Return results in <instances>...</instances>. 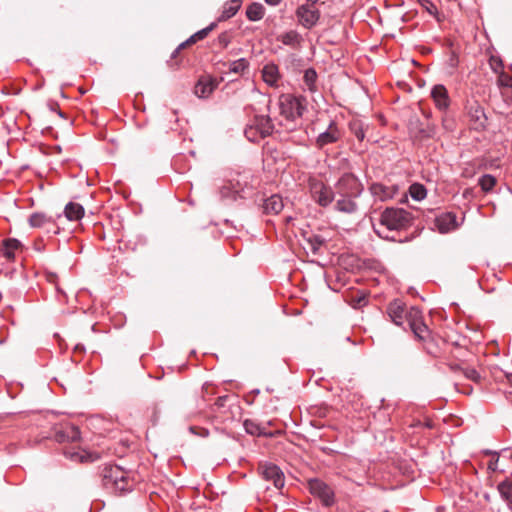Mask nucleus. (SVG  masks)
Masks as SVG:
<instances>
[{"mask_svg": "<svg viewBox=\"0 0 512 512\" xmlns=\"http://www.w3.org/2000/svg\"><path fill=\"white\" fill-rule=\"evenodd\" d=\"M451 369L455 371H460L467 379H470L474 382H478L481 378L478 371L472 367H461L459 365H452Z\"/></svg>", "mask_w": 512, "mask_h": 512, "instance_id": "7c9ffc66", "label": "nucleus"}, {"mask_svg": "<svg viewBox=\"0 0 512 512\" xmlns=\"http://www.w3.org/2000/svg\"><path fill=\"white\" fill-rule=\"evenodd\" d=\"M442 122H443V126L445 127V129H447V130L452 129V123L446 116L442 118Z\"/></svg>", "mask_w": 512, "mask_h": 512, "instance_id": "79ce46f5", "label": "nucleus"}, {"mask_svg": "<svg viewBox=\"0 0 512 512\" xmlns=\"http://www.w3.org/2000/svg\"><path fill=\"white\" fill-rule=\"evenodd\" d=\"M274 125L269 116L256 115L250 124L247 125L244 133L251 142H257L261 138H265L272 134Z\"/></svg>", "mask_w": 512, "mask_h": 512, "instance_id": "f03ea898", "label": "nucleus"}, {"mask_svg": "<svg viewBox=\"0 0 512 512\" xmlns=\"http://www.w3.org/2000/svg\"><path fill=\"white\" fill-rule=\"evenodd\" d=\"M202 435L203 436L208 435V431L207 430H203V434Z\"/></svg>", "mask_w": 512, "mask_h": 512, "instance_id": "de8ad7c7", "label": "nucleus"}, {"mask_svg": "<svg viewBox=\"0 0 512 512\" xmlns=\"http://www.w3.org/2000/svg\"><path fill=\"white\" fill-rule=\"evenodd\" d=\"M388 315L396 325H402L404 320L407 321V310L405 305L399 301L394 300L387 307Z\"/></svg>", "mask_w": 512, "mask_h": 512, "instance_id": "4468645a", "label": "nucleus"}, {"mask_svg": "<svg viewBox=\"0 0 512 512\" xmlns=\"http://www.w3.org/2000/svg\"><path fill=\"white\" fill-rule=\"evenodd\" d=\"M214 88L215 84L211 79L201 78L195 85L194 92L199 98H206L213 92Z\"/></svg>", "mask_w": 512, "mask_h": 512, "instance_id": "4be33fe9", "label": "nucleus"}, {"mask_svg": "<svg viewBox=\"0 0 512 512\" xmlns=\"http://www.w3.org/2000/svg\"><path fill=\"white\" fill-rule=\"evenodd\" d=\"M243 425L248 434L259 436L263 433L261 427L253 420H245Z\"/></svg>", "mask_w": 512, "mask_h": 512, "instance_id": "c9c22d12", "label": "nucleus"}, {"mask_svg": "<svg viewBox=\"0 0 512 512\" xmlns=\"http://www.w3.org/2000/svg\"><path fill=\"white\" fill-rule=\"evenodd\" d=\"M407 322L415 337L419 340H427L430 330L423 321L422 311L418 307H410L407 312Z\"/></svg>", "mask_w": 512, "mask_h": 512, "instance_id": "20e7f679", "label": "nucleus"}, {"mask_svg": "<svg viewBox=\"0 0 512 512\" xmlns=\"http://www.w3.org/2000/svg\"><path fill=\"white\" fill-rule=\"evenodd\" d=\"M280 113L287 119H295L301 117L305 106L302 100L291 94H283L279 98Z\"/></svg>", "mask_w": 512, "mask_h": 512, "instance_id": "7ed1b4c3", "label": "nucleus"}, {"mask_svg": "<svg viewBox=\"0 0 512 512\" xmlns=\"http://www.w3.org/2000/svg\"><path fill=\"white\" fill-rule=\"evenodd\" d=\"M105 478L113 482L116 490L120 492L129 491V487L127 485H120L121 481H127V476L120 468H111L109 470V474H105Z\"/></svg>", "mask_w": 512, "mask_h": 512, "instance_id": "aec40b11", "label": "nucleus"}, {"mask_svg": "<svg viewBox=\"0 0 512 512\" xmlns=\"http://www.w3.org/2000/svg\"><path fill=\"white\" fill-rule=\"evenodd\" d=\"M298 24L305 29H312L315 27L320 19V11L311 5H300L295 11Z\"/></svg>", "mask_w": 512, "mask_h": 512, "instance_id": "423d86ee", "label": "nucleus"}, {"mask_svg": "<svg viewBox=\"0 0 512 512\" xmlns=\"http://www.w3.org/2000/svg\"><path fill=\"white\" fill-rule=\"evenodd\" d=\"M262 476L266 481H271L275 488L281 489L284 486V474L278 466L272 463L261 465Z\"/></svg>", "mask_w": 512, "mask_h": 512, "instance_id": "9d476101", "label": "nucleus"}, {"mask_svg": "<svg viewBox=\"0 0 512 512\" xmlns=\"http://www.w3.org/2000/svg\"><path fill=\"white\" fill-rule=\"evenodd\" d=\"M20 242L17 239L9 238L3 241L1 252L7 259L14 258V252L20 247Z\"/></svg>", "mask_w": 512, "mask_h": 512, "instance_id": "bb28decb", "label": "nucleus"}, {"mask_svg": "<svg viewBox=\"0 0 512 512\" xmlns=\"http://www.w3.org/2000/svg\"><path fill=\"white\" fill-rule=\"evenodd\" d=\"M496 178L490 174L481 176L478 180V184L484 192H490L496 185Z\"/></svg>", "mask_w": 512, "mask_h": 512, "instance_id": "2f4dec72", "label": "nucleus"}, {"mask_svg": "<svg viewBox=\"0 0 512 512\" xmlns=\"http://www.w3.org/2000/svg\"><path fill=\"white\" fill-rule=\"evenodd\" d=\"M309 243L313 252H317L318 249L324 244V239L321 236L313 235L309 238Z\"/></svg>", "mask_w": 512, "mask_h": 512, "instance_id": "4c0bfd02", "label": "nucleus"}, {"mask_svg": "<svg viewBox=\"0 0 512 512\" xmlns=\"http://www.w3.org/2000/svg\"><path fill=\"white\" fill-rule=\"evenodd\" d=\"M489 66L495 73H500L503 68V63L499 57L491 56L489 59Z\"/></svg>", "mask_w": 512, "mask_h": 512, "instance_id": "e433bc0d", "label": "nucleus"}, {"mask_svg": "<svg viewBox=\"0 0 512 512\" xmlns=\"http://www.w3.org/2000/svg\"><path fill=\"white\" fill-rule=\"evenodd\" d=\"M29 224L33 228H46L47 232L53 229L54 233H57L55 229V223L52 217L46 216L44 213H33L29 217Z\"/></svg>", "mask_w": 512, "mask_h": 512, "instance_id": "a211bd4d", "label": "nucleus"}, {"mask_svg": "<svg viewBox=\"0 0 512 512\" xmlns=\"http://www.w3.org/2000/svg\"><path fill=\"white\" fill-rule=\"evenodd\" d=\"M265 9L260 3H252L246 10V16L251 21H259L264 17Z\"/></svg>", "mask_w": 512, "mask_h": 512, "instance_id": "cd10ccee", "label": "nucleus"}, {"mask_svg": "<svg viewBox=\"0 0 512 512\" xmlns=\"http://www.w3.org/2000/svg\"><path fill=\"white\" fill-rule=\"evenodd\" d=\"M431 98L437 109L446 111L450 106V98L445 86L438 84L431 89Z\"/></svg>", "mask_w": 512, "mask_h": 512, "instance_id": "f8f14e48", "label": "nucleus"}, {"mask_svg": "<svg viewBox=\"0 0 512 512\" xmlns=\"http://www.w3.org/2000/svg\"><path fill=\"white\" fill-rule=\"evenodd\" d=\"M422 5L431 15H435L437 13V7L429 0H423Z\"/></svg>", "mask_w": 512, "mask_h": 512, "instance_id": "a19ab883", "label": "nucleus"}, {"mask_svg": "<svg viewBox=\"0 0 512 512\" xmlns=\"http://www.w3.org/2000/svg\"><path fill=\"white\" fill-rule=\"evenodd\" d=\"M194 429H195L194 427H190V430H191L193 433H195V432H194Z\"/></svg>", "mask_w": 512, "mask_h": 512, "instance_id": "09e8293b", "label": "nucleus"}, {"mask_svg": "<svg viewBox=\"0 0 512 512\" xmlns=\"http://www.w3.org/2000/svg\"><path fill=\"white\" fill-rule=\"evenodd\" d=\"M239 183L237 185H233L231 182L229 184H225L220 188V195L222 199H230L236 200L238 197H242L240 195L241 189L238 188Z\"/></svg>", "mask_w": 512, "mask_h": 512, "instance_id": "a878e982", "label": "nucleus"}, {"mask_svg": "<svg viewBox=\"0 0 512 512\" xmlns=\"http://www.w3.org/2000/svg\"><path fill=\"white\" fill-rule=\"evenodd\" d=\"M64 213L68 220L77 221L84 216V208L79 203L69 202L65 206Z\"/></svg>", "mask_w": 512, "mask_h": 512, "instance_id": "5701e85b", "label": "nucleus"}, {"mask_svg": "<svg viewBox=\"0 0 512 512\" xmlns=\"http://www.w3.org/2000/svg\"><path fill=\"white\" fill-rule=\"evenodd\" d=\"M304 83L311 92L316 90L317 73L314 69L309 68L304 73Z\"/></svg>", "mask_w": 512, "mask_h": 512, "instance_id": "473e14b6", "label": "nucleus"}, {"mask_svg": "<svg viewBox=\"0 0 512 512\" xmlns=\"http://www.w3.org/2000/svg\"><path fill=\"white\" fill-rule=\"evenodd\" d=\"M310 191L313 199L323 207L328 206L334 199V192L323 182L312 180L310 182Z\"/></svg>", "mask_w": 512, "mask_h": 512, "instance_id": "0eeeda50", "label": "nucleus"}, {"mask_svg": "<svg viewBox=\"0 0 512 512\" xmlns=\"http://www.w3.org/2000/svg\"><path fill=\"white\" fill-rule=\"evenodd\" d=\"M410 195L415 200H422L426 197V189L421 184H413L410 186Z\"/></svg>", "mask_w": 512, "mask_h": 512, "instance_id": "f704fd0d", "label": "nucleus"}, {"mask_svg": "<svg viewBox=\"0 0 512 512\" xmlns=\"http://www.w3.org/2000/svg\"><path fill=\"white\" fill-rule=\"evenodd\" d=\"M277 41L291 49L298 50L303 43V37L296 30H289L277 36Z\"/></svg>", "mask_w": 512, "mask_h": 512, "instance_id": "dca6fc26", "label": "nucleus"}, {"mask_svg": "<svg viewBox=\"0 0 512 512\" xmlns=\"http://www.w3.org/2000/svg\"><path fill=\"white\" fill-rule=\"evenodd\" d=\"M219 42L223 44L224 46H227L228 41L225 34H222L219 36Z\"/></svg>", "mask_w": 512, "mask_h": 512, "instance_id": "37998d69", "label": "nucleus"}, {"mask_svg": "<svg viewBox=\"0 0 512 512\" xmlns=\"http://www.w3.org/2000/svg\"><path fill=\"white\" fill-rule=\"evenodd\" d=\"M265 2L268 4V5H271V6H277L281 0H265Z\"/></svg>", "mask_w": 512, "mask_h": 512, "instance_id": "c03bdc74", "label": "nucleus"}, {"mask_svg": "<svg viewBox=\"0 0 512 512\" xmlns=\"http://www.w3.org/2000/svg\"><path fill=\"white\" fill-rule=\"evenodd\" d=\"M216 27V23H211L209 26H207L206 28L204 29H201L199 30L198 32H196L194 35H195V38L197 39V41L199 40H202L204 38H206L208 36V34Z\"/></svg>", "mask_w": 512, "mask_h": 512, "instance_id": "58836bf2", "label": "nucleus"}, {"mask_svg": "<svg viewBox=\"0 0 512 512\" xmlns=\"http://www.w3.org/2000/svg\"><path fill=\"white\" fill-rule=\"evenodd\" d=\"M120 485H127L129 487V490H131V487H132L128 477H127V481H125V482L121 481Z\"/></svg>", "mask_w": 512, "mask_h": 512, "instance_id": "a18cd8bd", "label": "nucleus"}, {"mask_svg": "<svg viewBox=\"0 0 512 512\" xmlns=\"http://www.w3.org/2000/svg\"><path fill=\"white\" fill-rule=\"evenodd\" d=\"M340 138V132L338 130L335 122H331L328 126V129L319 134L316 139V145L319 148H323L324 146L334 143L338 141Z\"/></svg>", "mask_w": 512, "mask_h": 512, "instance_id": "2eb2a0df", "label": "nucleus"}, {"mask_svg": "<svg viewBox=\"0 0 512 512\" xmlns=\"http://www.w3.org/2000/svg\"><path fill=\"white\" fill-rule=\"evenodd\" d=\"M350 131L355 135L359 141L365 138L364 124L359 120H353L349 124Z\"/></svg>", "mask_w": 512, "mask_h": 512, "instance_id": "72a5a7b5", "label": "nucleus"}, {"mask_svg": "<svg viewBox=\"0 0 512 512\" xmlns=\"http://www.w3.org/2000/svg\"><path fill=\"white\" fill-rule=\"evenodd\" d=\"M363 185L352 173H344L336 183L337 195H350L359 197L362 194Z\"/></svg>", "mask_w": 512, "mask_h": 512, "instance_id": "39448f33", "label": "nucleus"}, {"mask_svg": "<svg viewBox=\"0 0 512 512\" xmlns=\"http://www.w3.org/2000/svg\"><path fill=\"white\" fill-rule=\"evenodd\" d=\"M397 185H384L382 183H373L369 187L372 196L379 201L392 199L398 193Z\"/></svg>", "mask_w": 512, "mask_h": 512, "instance_id": "9b49d317", "label": "nucleus"}, {"mask_svg": "<svg viewBox=\"0 0 512 512\" xmlns=\"http://www.w3.org/2000/svg\"><path fill=\"white\" fill-rule=\"evenodd\" d=\"M239 8H240V3L238 0H232L229 3H226L224 5V9L220 16V20H226V19L233 17L237 13Z\"/></svg>", "mask_w": 512, "mask_h": 512, "instance_id": "c756f323", "label": "nucleus"}, {"mask_svg": "<svg viewBox=\"0 0 512 512\" xmlns=\"http://www.w3.org/2000/svg\"><path fill=\"white\" fill-rule=\"evenodd\" d=\"M467 115L469 117L470 124L474 129L480 130L485 127L487 117L483 107L477 101L470 102L467 105Z\"/></svg>", "mask_w": 512, "mask_h": 512, "instance_id": "1a4fd4ad", "label": "nucleus"}, {"mask_svg": "<svg viewBox=\"0 0 512 512\" xmlns=\"http://www.w3.org/2000/svg\"><path fill=\"white\" fill-rule=\"evenodd\" d=\"M197 42V39L195 38V35L193 34L192 36H190L185 42L181 43L178 48L174 51V53L172 54V56L174 57L176 55V53H178L179 50L185 48L186 46L188 45H192L194 43Z\"/></svg>", "mask_w": 512, "mask_h": 512, "instance_id": "ea45409f", "label": "nucleus"}, {"mask_svg": "<svg viewBox=\"0 0 512 512\" xmlns=\"http://www.w3.org/2000/svg\"><path fill=\"white\" fill-rule=\"evenodd\" d=\"M413 223L412 214L403 209L397 207L386 208L380 215L378 226H375V232L388 239L389 236L385 235V230L388 231H400L407 229Z\"/></svg>", "mask_w": 512, "mask_h": 512, "instance_id": "f257e3e1", "label": "nucleus"}, {"mask_svg": "<svg viewBox=\"0 0 512 512\" xmlns=\"http://www.w3.org/2000/svg\"><path fill=\"white\" fill-rule=\"evenodd\" d=\"M357 197L350 195H338L335 203V209L341 213L353 214L358 210V204L355 201Z\"/></svg>", "mask_w": 512, "mask_h": 512, "instance_id": "6ab92c4d", "label": "nucleus"}, {"mask_svg": "<svg viewBox=\"0 0 512 512\" xmlns=\"http://www.w3.org/2000/svg\"><path fill=\"white\" fill-rule=\"evenodd\" d=\"M284 207L283 200L279 195H272L264 202L265 213L278 214Z\"/></svg>", "mask_w": 512, "mask_h": 512, "instance_id": "b1692460", "label": "nucleus"}, {"mask_svg": "<svg viewBox=\"0 0 512 512\" xmlns=\"http://www.w3.org/2000/svg\"><path fill=\"white\" fill-rule=\"evenodd\" d=\"M307 4L306 5H311V6H315V4L318 2V0H307Z\"/></svg>", "mask_w": 512, "mask_h": 512, "instance_id": "49530a36", "label": "nucleus"}, {"mask_svg": "<svg viewBox=\"0 0 512 512\" xmlns=\"http://www.w3.org/2000/svg\"><path fill=\"white\" fill-rule=\"evenodd\" d=\"M435 225L441 233H447L451 230H454L458 226L457 217L454 213L451 212L442 213L436 217Z\"/></svg>", "mask_w": 512, "mask_h": 512, "instance_id": "f3484780", "label": "nucleus"}, {"mask_svg": "<svg viewBox=\"0 0 512 512\" xmlns=\"http://www.w3.org/2000/svg\"><path fill=\"white\" fill-rule=\"evenodd\" d=\"M308 488L310 493L318 497L325 506H330L333 503V491L323 481L311 479L308 482Z\"/></svg>", "mask_w": 512, "mask_h": 512, "instance_id": "6e6552de", "label": "nucleus"}, {"mask_svg": "<svg viewBox=\"0 0 512 512\" xmlns=\"http://www.w3.org/2000/svg\"><path fill=\"white\" fill-rule=\"evenodd\" d=\"M55 438L58 442H76L80 439V431L77 426L66 423L56 430Z\"/></svg>", "mask_w": 512, "mask_h": 512, "instance_id": "ddd939ff", "label": "nucleus"}, {"mask_svg": "<svg viewBox=\"0 0 512 512\" xmlns=\"http://www.w3.org/2000/svg\"><path fill=\"white\" fill-rule=\"evenodd\" d=\"M227 69L231 73L243 74L249 67V62L245 58L229 62L226 64Z\"/></svg>", "mask_w": 512, "mask_h": 512, "instance_id": "c85d7f7f", "label": "nucleus"}, {"mask_svg": "<svg viewBox=\"0 0 512 512\" xmlns=\"http://www.w3.org/2000/svg\"><path fill=\"white\" fill-rule=\"evenodd\" d=\"M263 81L271 87H276L280 78L278 66L274 63L266 64L262 69Z\"/></svg>", "mask_w": 512, "mask_h": 512, "instance_id": "412c9836", "label": "nucleus"}, {"mask_svg": "<svg viewBox=\"0 0 512 512\" xmlns=\"http://www.w3.org/2000/svg\"><path fill=\"white\" fill-rule=\"evenodd\" d=\"M497 490L501 498L508 504L512 510V481L506 479L497 485Z\"/></svg>", "mask_w": 512, "mask_h": 512, "instance_id": "393cba45", "label": "nucleus"}]
</instances>
